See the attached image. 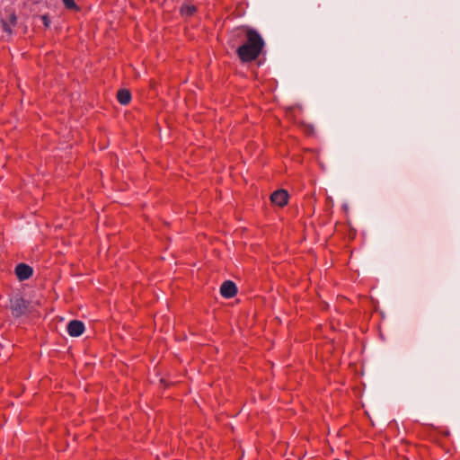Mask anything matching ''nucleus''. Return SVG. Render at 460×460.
<instances>
[{"mask_svg":"<svg viewBox=\"0 0 460 460\" xmlns=\"http://www.w3.org/2000/svg\"><path fill=\"white\" fill-rule=\"evenodd\" d=\"M243 30L245 32L246 42L237 49L236 54L243 63H250L258 58L265 43L256 30L250 27H243Z\"/></svg>","mask_w":460,"mask_h":460,"instance_id":"1","label":"nucleus"},{"mask_svg":"<svg viewBox=\"0 0 460 460\" xmlns=\"http://www.w3.org/2000/svg\"><path fill=\"white\" fill-rule=\"evenodd\" d=\"M288 192L284 189L275 190L270 197L271 203L279 208H284L288 204Z\"/></svg>","mask_w":460,"mask_h":460,"instance_id":"2","label":"nucleus"},{"mask_svg":"<svg viewBox=\"0 0 460 460\" xmlns=\"http://www.w3.org/2000/svg\"><path fill=\"white\" fill-rule=\"evenodd\" d=\"M220 294L225 298H232L237 294V287L233 281L226 280L221 285Z\"/></svg>","mask_w":460,"mask_h":460,"instance_id":"3","label":"nucleus"},{"mask_svg":"<svg viewBox=\"0 0 460 460\" xmlns=\"http://www.w3.org/2000/svg\"><path fill=\"white\" fill-rule=\"evenodd\" d=\"M85 330L84 324L82 321L72 320L67 324V332L72 337H78L84 333Z\"/></svg>","mask_w":460,"mask_h":460,"instance_id":"4","label":"nucleus"},{"mask_svg":"<svg viewBox=\"0 0 460 460\" xmlns=\"http://www.w3.org/2000/svg\"><path fill=\"white\" fill-rule=\"evenodd\" d=\"M12 312L15 316L22 314L26 310V304L22 298H13L11 300Z\"/></svg>","mask_w":460,"mask_h":460,"instance_id":"5","label":"nucleus"},{"mask_svg":"<svg viewBox=\"0 0 460 460\" xmlns=\"http://www.w3.org/2000/svg\"><path fill=\"white\" fill-rule=\"evenodd\" d=\"M117 100L122 105H128L131 101V93L128 89H119L117 92Z\"/></svg>","mask_w":460,"mask_h":460,"instance_id":"6","label":"nucleus"},{"mask_svg":"<svg viewBox=\"0 0 460 460\" xmlns=\"http://www.w3.org/2000/svg\"><path fill=\"white\" fill-rule=\"evenodd\" d=\"M197 12V7L194 4H182L180 9V13L184 18L193 16Z\"/></svg>","mask_w":460,"mask_h":460,"instance_id":"7","label":"nucleus"},{"mask_svg":"<svg viewBox=\"0 0 460 460\" xmlns=\"http://www.w3.org/2000/svg\"><path fill=\"white\" fill-rule=\"evenodd\" d=\"M15 273L20 280L27 279L29 278V266L24 263L17 265Z\"/></svg>","mask_w":460,"mask_h":460,"instance_id":"8","label":"nucleus"},{"mask_svg":"<svg viewBox=\"0 0 460 460\" xmlns=\"http://www.w3.org/2000/svg\"><path fill=\"white\" fill-rule=\"evenodd\" d=\"M66 8L69 10H78V6L75 4V0H62Z\"/></svg>","mask_w":460,"mask_h":460,"instance_id":"9","label":"nucleus"},{"mask_svg":"<svg viewBox=\"0 0 460 460\" xmlns=\"http://www.w3.org/2000/svg\"><path fill=\"white\" fill-rule=\"evenodd\" d=\"M41 20H42V22L44 23V26L46 28H48L49 26V23H50V20L49 19V17L47 15H43V16H41Z\"/></svg>","mask_w":460,"mask_h":460,"instance_id":"10","label":"nucleus"},{"mask_svg":"<svg viewBox=\"0 0 460 460\" xmlns=\"http://www.w3.org/2000/svg\"><path fill=\"white\" fill-rule=\"evenodd\" d=\"M3 27L6 31H9V28L5 22H3Z\"/></svg>","mask_w":460,"mask_h":460,"instance_id":"11","label":"nucleus"},{"mask_svg":"<svg viewBox=\"0 0 460 460\" xmlns=\"http://www.w3.org/2000/svg\"><path fill=\"white\" fill-rule=\"evenodd\" d=\"M30 272H31V275H32V272H33V270H32V269H31V270H30Z\"/></svg>","mask_w":460,"mask_h":460,"instance_id":"12","label":"nucleus"}]
</instances>
